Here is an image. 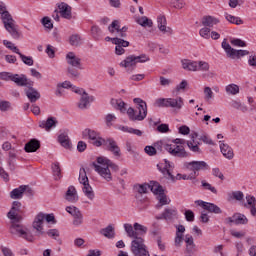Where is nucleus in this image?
I'll return each mask as SVG.
<instances>
[{"label": "nucleus", "instance_id": "nucleus-1", "mask_svg": "<svg viewBox=\"0 0 256 256\" xmlns=\"http://www.w3.org/2000/svg\"><path fill=\"white\" fill-rule=\"evenodd\" d=\"M97 163H92L94 171H96L104 181H107L108 183L113 181V174L111 173V170L117 172L119 171V166L109 160V158L103 156L97 158Z\"/></svg>", "mask_w": 256, "mask_h": 256}, {"label": "nucleus", "instance_id": "nucleus-2", "mask_svg": "<svg viewBox=\"0 0 256 256\" xmlns=\"http://www.w3.org/2000/svg\"><path fill=\"white\" fill-rule=\"evenodd\" d=\"M174 144H164V149L170 153L173 157H179L180 159H185L189 157V153L185 150V139L176 138L172 141Z\"/></svg>", "mask_w": 256, "mask_h": 256}, {"label": "nucleus", "instance_id": "nucleus-3", "mask_svg": "<svg viewBox=\"0 0 256 256\" xmlns=\"http://www.w3.org/2000/svg\"><path fill=\"white\" fill-rule=\"evenodd\" d=\"M22 219L11 220L10 233L15 237H21L25 241L33 242V234L21 223Z\"/></svg>", "mask_w": 256, "mask_h": 256}, {"label": "nucleus", "instance_id": "nucleus-4", "mask_svg": "<svg viewBox=\"0 0 256 256\" xmlns=\"http://www.w3.org/2000/svg\"><path fill=\"white\" fill-rule=\"evenodd\" d=\"M159 171H161L162 175H164V177L166 179H170V181H175V179L177 181H181V179H183V181H193L195 180V177L190 173L189 175L187 174H177L176 177L173 176V174L171 173V169H173V166H171V162L165 160L164 166L163 168L161 167L160 164L157 165Z\"/></svg>", "mask_w": 256, "mask_h": 256}, {"label": "nucleus", "instance_id": "nucleus-5", "mask_svg": "<svg viewBox=\"0 0 256 256\" xmlns=\"http://www.w3.org/2000/svg\"><path fill=\"white\" fill-rule=\"evenodd\" d=\"M2 22L4 25V28L8 33L13 37V39H19L20 34H19V29L17 26V23L13 19V16H11V13L9 12H4L2 14Z\"/></svg>", "mask_w": 256, "mask_h": 256}, {"label": "nucleus", "instance_id": "nucleus-6", "mask_svg": "<svg viewBox=\"0 0 256 256\" xmlns=\"http://www.w3.org/2000/svg\"><path fill=\"white\" fill-rule=\"evenodd\" d=\"M183 99L181 97H176V98H158L155 101V106L156 107H166V108H171L174 109L175 111H181L183 109Z\"/></svg>", "mask_w": 256, "mask_h": 256}, {"label": "nucleus", "instance_id": "nucleus-7", "mask_svg": "<svg viewBox=\"0 0 256 256\" xmlns=\"http://www.w3.org/2000/svg\"><path fill=\"white\" fill-rule=\"evenodd\" d=\"M182 69L185 71H202L207 72L210 69L209 64L206 61H193L189 59H183L181 60Z\"/></svg>", "mask_w": 256, "mask_h": 256}, {"label": "nucleus", "instance_id": "nucleus-8", "mask_svg": "<svg viewBox=\"0 0 256 256\" xmlns=\"http://www.w3.org/2000/svg\"><path fill=\"white\" fill-rule=\"evenodd\" d=\"M149 56L142 54L140 56H127L121 63L120 67H124L127 71H133L137 67V63H147Z\"/></svg>", "mask_w": 256, "mask_h": 256}, {"label": "nucleus", "instance_id": "nucleus-9", "mask_svg": "<svg viewBox=\"0 0 256 256\" xmlns=\"http://www.w3.org/2000/svg\"><path fill=\"white\" fill-rule=\"evenodd\" d=\"M79 183L83 185L82 191L84 195L90 200L93 201L95 199V192L93 188L89 184V177H87V171L85 168H80L79 171Z\"/></svg>", "mask_w": 256, "mask_h": 256}, {"label": "nucleus", "instance_id": "nucleus-10", "mask_svg": "<svg viewBox=\"0 0 256 256\" xmlns=\"http://www.w3.org/2000/svg\"><path fill=\"white\" fill-rule=\"evenodd\" d=\"M184 169L186 171H192L191 174L194 176V179H197V177H199V171H207L209 164L205 161L185 162Z\"/></svg>", "mask_w": 256, "mask_h": 256}, {"label": "nucleus", "instance_id": "nucleus-11", "mask_svg": "<svg viewBox=\"0 0 256 256\" xmlns=\"http://www.w3.org/2000/svg\"><path fill=\"white\" fill-rule=\"evenodd\" d=\"M131 251L134 256H151L147 245H145V239L142 237H136V239L131 242Z\"/></svg>", "mask_w": 256, "mask_h": 256}, {"label": "nucleus", "instance_id": "nucleus-12", "mask_svg": "<svg viewBox=\"0 0 256 256\" xmlns=\"http://www.w3.org/2000/svg\"><path fill=\"white\" fill-rule=\"evenodd\" d=\"M82 137L83 139H89L90 143H92L94 147H101V145H103L105 142V139L101 137V134L91 128L84 129L82 132Z\"/></svg>", "mask_w": 256, "mask_h": 256}, {"label": "nucleus", "instance_id": "nucleus-13", "mask_svg": "<svg viewBox=\"0 0 256 256\" xmlns=\"http://www.w3.org/2000/svg\"><path fill=\"white\" fill-rule=\"evenodd\" d=\"M127 115L130 121H143L147 117V104L137 106V110L128 108Z\"/></svg>", "mask_w": 256, "mask_h": 256}, {"label": "nucleus", "instance_id": "nucleus-14", "mask_svg": "<svg viewBox=\"0 0 256 256\" xmlns=\"http://www.w3.org/2000/svg\"><path fill=\"white\" fill-rule=\"evenodd\" d=\"M156 219L158 221L161 219H164L165 221H175V219H179V212L175 207H167L160 216H156Z\"/></svg>", "mask_w": 256, "mask_h": 256}, {"label": "nucleus", "instance_id": "nucleus-15", "mask_svg": "<svg viewBox=\"0 0 256 256\" xmlns=\"http://www.w3.org/2000/svg\"><path fill=\"white\" fill-rule=\"evenodd\" d=\"M104 147L115 157H121V148H119V145H117V142L113 138L104 139L103 144Z\"/></svg>", "mask_w": 256, "mask_h": 256}, {"label": "nucleus", "instance_id": "nucleus-16", "mask_svg": "<svg viewBox=\"0 0 256 256\" xmlns=\"http://www.w3.org/2000/svg\"><path fill=\"white\" fill-rule=\"evenodd\" d=\"M225 223L228 225H231V223H234L235 225H247V223H249V219H247L245 214L235 213L232 217L226 218Z\"/></svg>", "mask_w": 256, "mask_h": 256}, {"label": "nucleus", "instance_id": "nucleus-17", "mask_svg": "<svg viewBox=\"0 0 256 256\" xmlns=\"http://www.w3.org/2000/svg\"><path fill=\"white\" fill-rule=\"evenodd\" d=\"M45 221V214L43 213H39L37 214V216L35 217L33 223H32V227L33 229H35L36 231V235H43L45 233V231H43V223Z\"/></svg>", "mask_w": 256, "mask_h": 256}, {"label": "nucleus", "instance_id": "nucleus-18", "mask_svg": "<svg viewBox=\"0 0 256 256\" xmlns=\"http://www.w3.org/2000/svg\"><path fill=\"white\" fill-rule=\"evenodd\" d=\"M157 25L159 31H161L163 35H173V29L171 27H167V18H165V15H159L157 17Z\"/></svg>", "mask_w": 256, "mask_h": 256}, {"label": "nucleus", "instance_id": "nucleus-19", "mask_svg": "<svg viewBox=\"0 0 256 256\" xmlns=\"http://www.w3.org/2000/svg\"><path fill=\"white\" fill-rule=\"evenodd\" d=\"M195 204L199 205V207L204 208L209 213H216L217 215L222 213L221 208H219V206H217L213 203H208L203 200H196Z\"/></svg>", "mask_w": 256, "mask_h": 256}, {"label": "nucleus", "instance_id": "nucleus-20", "mask_svg": "<svg viewBox=\"0 0 256 256\" xmlns=\"http://www.w3.org/2000/svg\"><path fill=\"white\" fill-rule=\"evenodd\" d=\"M18 213H21V202L19 201H14L12 203V207L10 211L7 214L8 219L10 221L17 220V219H23L21 216H19Z\"/></svg>", "mask_w": 256, "mask_h": 256}, {"label": "nucleus", "instance_id": "nucleus-21", "mask_svg": "<svg viewBox=\"0 0 256 256\" xmlns=\"http://www.w3.org/2000/svg\"><path fill=\"white\" fill-rule=\"evenodd\" d=\"M64 199L68 201V203H77L79 201V195L77 194L75 186L68 187Z\"/></svg>", "mask_w": 256, "mask_h": 256}, {"label": "nucleus", "instance_id": "nucleus-22", "mask_svg": "<svg viewBox=\"0 0 256 256\" xmlns=\"http://www.w3.org/2000/svg\"><path fill=\"white\" fill-rule=\"evenodd\" d=\"M58 9H59V13L61 15V17H63V19H68L71 20L73 15L71 13V6H69V4L62 2L60 4H58Z\"/></svg>", "mask_w": 256, "mask_h": 256}, {"label": "nucleus", "instance_id": "nucleus-23", "mask_svg": "<svg viewBox=\"0 0 256 256\" xmlns=\"http://www.w3.org/2000/svg\"><path fill=\"white\" fill-rule=\"evenodd\" d=\"M66 61L68 65H71V67H76V69H83V67H81V58L77 57L73 52H69L66 55Z\"/></svg>", "mask_w": 256, "mask_h": 256}, {"label": "nucleus", "instance_id": "nucleus-24", "mask_svg": "<svg viewBox=\"0 0 256 256\" xmlns=\"http://www.w3.org/2000/svg\"><path fill=\"white\" fill-rule=\"evenodd\" d=\"M57 118L55 117H48L47 120H43L39 122V127L41 129H45V131H49L50 129H55L57 127Z\"/></svg>", "mask_w": 256, "mask_h": 256}, {"label": "nucleus", "instance_id": "nucleus-25", "mask_svg": "<svg viewBox=\"0 0 256 256\" xmlns=\"http://www.w3.org/2000/svg\"><path fill=\"white\" fill-rule=\"evenodd\" d=\"M12 81L13 83H16L18 87H27V85H33V81H29L25 75L20 76L19 74H14Z\"/></svg>", "mask_w": 256, "mask_h": 256}, {"label": "nucleus", "instance_id": "nucleus-26", "mask_svg": "<svg viewBox=\"0 0 256 256\" xmlns=\"http://www.w3.org/2000/svg\"><path fill=\"white\" fill-rule=\"evenodd\" d=\"M220 151L223 157H225L226 159H229V161H231V159L235 157V153H233V148H231V146H229L223 141H220Z\"/></svg>", "mask_w": 256, "mask_h": 256}, {"label": "nucleus", "instance_id": "nucleus-27", "mask_svg": "<svg viewBox=\"0 0 256 256\" xmlns=\"http://www.w3.org/2000/svg\"><path fill=\"white\" fill-rule=\"evenodd\" d=\"M40 147L41 142L37 139H32L25 144L24 151H26V153H35V151L39 150Z\"/></svg>", "mask_w": 256, "mask_h": 256}, {"label": "nucleus", "instance_id": "nucleus-28", "mask_svg": "<svg viewBox=\"0 0 256 256\" xmlns=\"http://www.w3.org/2000/svg\"><path fill=\"white\" fill-rule=\"evenodd\" d=\"M26 97L29 99L30 103H36L41 99V93L37 89L30 87L26 90Z\"/></svg>", "mask_w": 256, "mask_h": 256}, {"label": "nucleus", "instance_id": "nucleus-29", "mask_svg": "<svg viewBox=\"0 0 256 256\" xmlns=\"http://www.w3.org/2000/svg\"><path fill=\"white\" fill-rule=\"evenodd\" d=\"M92 101H94L93 96H89L87 92H83L80 102L78 103V107L80 109H87V107H89V103H92Z\"/></svg>", "mask_w": 256, "mask_h": 256}, {"label": "nucleus", "instance_id": "nucleus-30", "mask_svg": "<svg viewBox=\"0 0 256 256\" xmlns=\"http://www.w3.org/2000/svg\"><path fill=\"white\" fill-rule=\"evenodd\" d=\"M58 143H60L64 149H71V139H69V134L67 132L60 133L58 136Z\"/></svg>", "mask_w": 256, "mask_h": 256}, {"label": "nucleus", "instance_id": "nucleus-31", "mask_svg": "<svg viewBox=\"0 0 256 256\" xmlns=\"http://www.w3.org/2000/svg\"><path fill=\"white\" fill-rule=\"evenodd\" d=\"M25 189H27V185H21L18 188L13 189L10 192L11 199H23V195L25 194Z\"/></svg>", "mask_w": 256, "mask_h": 256}, {"label": "nucleus", "instance_id": "nucleus-32", "mask_svg": "<svg viewBox=\"0 0 256 256\" xmlns=\"http://www.w3.org/2000/svg\"><path fill=\"white\" fill-rule=\"evenodd\" d=\"M156 199L158 201V204L156 205V209H161V207L165 205H169L171 203V199H169L165 195V190L163 192H160V194L156 196Z\"/></svg>", "mask_w": 256, "mask_h": 256}, {"label": "nucleus", "instance_id": "nucleus-33", "mask_svg": "<svg viewBox=\"0 0 256 256\" xmlns=\"http://www.w3.org/2000/svg\"><path fill=\"white\" fill-rule=\"evenodd\" d=\"M201 23L204 27L211 29V27H215V25L219 24V19L213 16H204Z\"/></svg>", "mask_w": 256, "mask_h": 256}, {"label": "nucleus", "instance_id": "nucleus-34", "mask_svg": "<svg viewBox=\"0 0 256 256\" xmlns=\"http://www.w3.org/2000/svg\"><path fill=\"white\" fill-rule=\"evenodd\" d=\"M184 242L186 244V252L195 253V241L193 240V236L187 234L184 238Z\"/></svg>", "mask_w": 256, "mask_h": 256}, {"label": "nucleus", "instance_id": "nucleus-35", "mask_svg": "<svg viewBox=\"0 0 256 256\" xmlns=\"http://www.w3.org/2000/svg\"><path fill=\"white\" fill-rule=\"evenodd\" d=\"M100 233L106 237V239H115V227H113L111 224L106 228L101 229Z\"/></svg>", "mask_w": 256, "mask_h": 256}, {"label": "nucleus", "instance_id": "nucleus-36", "mask_svg": "<svg viewBox=\"0 0 256 256\" xmlns=\"http://www.w3.org/2000/svg\"><path fill=\"white\" fill-rule=\"evenodd\" d=\"M161 147H163V142H157L155 144V147L146 146L144 148V151H145L146 155H149V157H153V155H157V149H160V151H161Z\"/></svg>", "mask_w": 256, "mask_h": 256}, {"label": "nucleus", "instance_id": "nucleus-37", "mask_svg": "<svg viewBox=\"0 0 256 256\" xmlns=\"http://www.w3.org/2000/svg\"><path fill=\"white\" fill-rule=\"evenodd\" d=\"M125 232L127 233V236L131 239H137V232L135 231V227L129 223L124 224Z\"/></svg>", "mask_w": 256, "mask_h": 256}, {"label": "nucleus", "instance_id": "nucleus-38", "mask_svg": "<svg viewBox=\"0 0 256 256\" xmlns=\"http://www.w3.org/2000/svg\"><path fill=\"white\" fill-rule=\"evenodd\" d=\"M225 91L227 95H237L239 94V85L229 84L225 87Z\"/></svg>", "mask_w": 256, "mask_h": 256}, {"label": "nucleus", "instance_id": "nucleus-39", "mask_svg": "<svg viewBox=\"0 0 256 256\" xmlns=\"http://www.w3.org/2000/svg\"><path fill=\"white\" fill-rule=\"evenodd\" d=\"M149 189L150 191H152V193H154V195H159L160 193H162L163 187L161 185H159V183L157 182H150L149 184Z\"/></svg>", "mask_w": 256, "mask_h": 256}, {"label": "nucleus", "instance_id": "nucleus-40", "mask_svg": "<svg viewBox=\"0 0 256 256\" xmlns=\"http://www.w3.org/2000/svg\"><path fill=\"white\" fill-rule=\"evenodd\" d=\"M225 19H227L229 23H233L234 25H243V20L240 17L226 14Z\"/></svg>", "mask_w": 256, "mask_h": 256}, {"label": "nucleus", "instance_id": "nucleus-41", "mask_svg": "<svg viewBox=\"0 0 256 256\" xmlns=\"http://www.w3.org/2000/svg\"><path fill=\"white\" fill-rule=\"evenodd\" d=\"M17 55H19L21 61L25 64L28 65L29 67H32V65L35 63L33 61V57L31 56H25L21 53V51H19V53H17Z\"/></svg>", "mask_w": 256, "mask_h": 256}, {"label": "nucleus", "instance_id": "nucleus-42", "mask_svg": "<svg viewBox=\"0 0 256 256\" xmlns=\"http://www.w3.org/2000/svg\"><path fill=\"white\" fill-rule=\"evenodd\" d=\"M245 55H249V51L234 49V52L230 56V59H241V57H245Z\"/></svg>", "mask_w": 256, "mask_h": 256}, {"label": "nucleus", "instance_id": "nucleus-43", "mask_svg": "<svg viewBox=\"0 0 256 256\" xmlns=\"http://www.w3.org/2000/svg\"><path fill=\"white\" fill-rule=\"evenodd\" d=\"M138 25H141V27H153V21L149 20L147 16H143L140 19L137 20Z\"/></svg>", "mask_w": 256, "mask_h": 256}, {"label": "nucleus", "instance_id": "nucleus-44", "mask_svg": "<svg viewBox=\"0 0 256 256\" xmlns=\"http://www.w3.org/2000/svg\"><path fill=\"white\" fill-rule=\"evenodd\" d=\"M222 49H224L227 57H229L231 59V55H232V53H234L235 49L232 48L229 43H227V40H223V42H222Z\"/></svg>", "mask_w": 256, "mask_h": 256}, {"label": "nucleus", "instance_id": "nucleus-45", "mask_svg": "<svg viewBox=\"0 0 256 256\" xmlns=\"http://www.w3.org/2000/svg\"><path fill=\"white\" fill-rule=\"evenodd\" d=\"M52 171L55 179H61V166L59 165V162H54L52 164Z\"/></svg>", "mask_w": 256, "mask_h": 256}, {"label": "nucleus", "instance_id": "nucleus-46", "mask_svg": "<svg viewBox=\"0 0 256 256\" xmlns=\"http://www.w3.org/2000/svg\"><path fill=\"white\" fill-rule=\"evenodd\" d=\"M70 45H72L73 47H79V45H81V36H79V34H74L72 36H70Z\"/></svg>", "mask_w": 256, "mask_h": 256}, {"label": "nucleus", "instance_id": "nucleus-47", "mask_svg": "<svg viewBox=\"0 0 256 256\" xmlns=\"http://www.w3.org/2000/svg\"><path fill=\"white\" fill-rule=\"evenodd\" d=\"M134 231L137 232V237H139V235H145L147 233V227L136 222L134 223Z\"/></svg>", "mask_w": 256, "mask_h": 256}, {"label": "nucleus", "instance_id": "nucleus-48", "mask_svg": "<svg viewBox=\"0 0 256 256\" xmlns=\"http://www.w3.org/2000/svg\"><path fill=\"white\" fill-rule=\"evenodd\" d=\"M68 75H69L70 79L77 80V79H79V77H81V72H79V70H77L73 67H69Z\"/></svg>", "mask_w": 256, "mask_h": 256}, {"label": "nucleus", "instance_id": "nucleus-49", "mask_svg": "<svg viewBox=\"0 0 256 256\" xmlns=\"http://www.w3.org/2000/svg\"><path fill=\"white\" fill-rule=\"evenodd\" d=\"M134 189L140 193V194H143V193H147L148 189H150V186L149 184L147 183H144V184H136L134 186Z\"/></svg>", "mask_w": 256, "mask_h": 256}, {"label": "nucleus", "instance_id": "nucleus-50", "mask_svg": "<svg viewBox=\"0 0 256 256\" xmlns=\"http://www.w3.org/2000/svg\"><path fill=\"white\" fill-rule=\"evenodd\" d=\"M112 43L118 47H129V41L123 40L119 37L112 38Z\"/></svg>", "mask_w": 256, "mask_h": 256}, {"label": "nucleus", "instance_id": "nucleus-51", "mask_svg": "<svg viewBox=\"0 0 256 256\" xmlns=\"http://www.w3.org/2000/svg\"><path fill=\"white\" fill-rule=\"evenodd\" d=\"M115 121H117V116H115V114L109 113L105 116V123L107 127H113V123H115Z\"/></svg>", "mask_w": 256, "mask_h": 256}, {"label": "nucleus", "instance_id": "nucleus-52", "mask_svg": "<svg viewBox=\"0 0 256 256\" xmlns=\"http://www.w3.org/2000/svg\"><path fill=\"white\" fill-rule=\"evenodd\" d=\"M108 30L110 31V33H115V31L117 33L118 31H121L120 22L118 20H114L108 27Z\"/></svg>", "mask_w": 256, "mask_h": 256}, {"label": "nucleus", "instance_id": "nucleus-53", "mask_svg": "<svg viewBox=\"0 0 256 256\" xmlns=\"http://www.w3.org/2000/svg\"><path fill=\"white\" fill-rule=\"evenodd\" d=\"M214 94H213V90L211 89V87L209 86H205L204 87V99L205 101H211V99H213Z\"/></svg>", "mask_w": 256, "mask_h": 256}, {"label": "nucleus", "instance_id": "nucleus-54", "mask_svg": "<svg viewBox=\"0 0 256 256\" xmlns=\"http://www.w3.org/2000/svg\"><path fill=\"white\" fill-rule=\"evenodd\" d=\"M3 45L7 47V49H10V51H13V53H19V48L13 44V42L8 41V40H3Z\"/></svg>", "mask_w": 256, "mask_h": 256}, {"label": "nucleus", "instance_id": "nucleus-55", "mask_svg": "<svg viewBox=\"0 0 256 256\" xmlns=\"http://www.w3.org/2000/svg\"><path fill=\"white\" fill-rule=\"evenodd\" d=\"M202 187L206 189V191H211V193H214V195H217V188L215 186H212L209 182L203 180Z\"/></svg>", "mask_w": 256, "mask_h": 256}, {"label": "nucleus", "instance_id": "nucleus-56", "mask_svg": "<svg viewBox=\"0 0 256 256\" xmlns=\"http://www.w3.org/2000/svg\"><path fill=\"white\" fill-rule=\"evenodd\" d=\"M101 28H99V26H92L91 28V34L93 36L94 39L99 40V38L101 37Z\"/></svg>", "mask_w": 256, "mask_h": 256}, {"label": "nucleus", "instance_id": "nucleus-57", "mask_svg": "<svg viewBox=\"0 0 256 256\" xmlns=\"http://www.w3.org/2000/svg\"><path fill=\"white\" fill-rule=\"evenodd\" d=\"M200 37L204 39H209L211 37V28L205 26L204 28L200 29Z\"/></svg>", "mask_w": 256, "mask_h": 256}, {"label": "nucleus", "instance_id": "nucleus-58", "mask_svg": "<svg viewBox=\"0 0 256 256\" xmlns=\"http://www.w3.org/2000/svg\"><path fill=\"white\" fill-rule=\"evenodd\" d=\"M73 225L75 227H79V225H83V213L76 214V216H73Z\"/></svg>", "mask_w": 256, "mask_h": 256}, {"label": "nucleus", "instance_id": "nucleus-59", "mask_svg": "<svg viewBox=\"0 0 256 256\" xmlns=\"http://www.w3.org/2000/svg\"><path fill=\"white\" fill-rule=\"evenodd\" d=\"M187 146L193 153H201V148H199L198 144H195L192 141H187Z\"/></svg>", "mask_w": 256, "mask_h": 256}, {"label": "nucleus", "instance_id": "nucleus-60", "mask_svg": "<svg viewBox=\"0 0 256 256\" xmlns=\"http://www.w3.org/2000/svg\"><path fill=\"white\" fill-rule=\"evenodd\" d=\"M66 211L67 213H69V215H72V217H75L76 215L81 213V210H79V208L75 206H67Z\"/></svg>", "mask_w": 256, "mask_h": 256}, {"label": "nucleus", "instance_id": "nucleus-61", "mask_svg": "<svg viewBox=\"0 0 256 256\" xmlns=\"http://www.w3.org/2000/svg\"><path fill=\"white\" fill-rule=\"evenodd\" d=\"M41 23L46 29H53V22H51V18L46 16L42 18Z\"/></svg>", "mask_w": 256, "mask_h": 256}, {"label": "nucleus", "instance_id": "nucleus-62", "mask_svg": "<svg viewBox=\"0 0 256 256\" xmlns=\"http://www.w3.org/2000/svg\"><path fill=\"white\" fill-rule=\"evenodd\" d=\"M13 76H14V74L10 73V72H2V73H0V79L2 81H13Z\"/></svg>", "mask_w": 256, "mask_h": 256}, {"label": "nucleus", "instance_id": "nucleus-63", "mask_svg": "<svg viewBox=\"0 0 256 256\" xmlns=\"http://www.w3.org/2000/svg\"><path fill=\"white\" fill-rule=\"evenodd\" d=\"M183 234H176L175 240H174V245L175 247H181L183 245V241H185V238H183Z\"/></svg>", "mask_w": 256, "mask_h": 256}, {"label": "nucleus", "instance_id": "nucleus-64", "mask_svg": "<svg viewBox=\"0 0 256 256\" xmlns=\"http://www.w3.org/2000/svg\"><path fill=\"white\" fill-rule=\"evenodd\" d=\"M0 249L3 256H15V254H13V250H11L9 247L1 246Z\"/></svg>", "mask_w": 256, "mask_h": 256}]
</instances>
